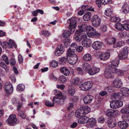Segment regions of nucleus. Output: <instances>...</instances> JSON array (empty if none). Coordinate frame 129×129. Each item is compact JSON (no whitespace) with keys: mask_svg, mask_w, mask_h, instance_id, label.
<instances>
[{"mask_svg":"<svg viewBox=\"0 0 129 129\" xmlns=\"http://www.w3.org/2000/svg\"><path fill=\"white\" fill-rule=\"evenodd\" d=\"M92 84L91 81L85 82L81 84L80 88L82 90L86 91L89 90L92 87Z\"/></svg>","mask_w":129,"mask_h":129,"instance_id":"nucleus-5","label":"nucleus"},{"mask_svg":"<svg viewBox=\"0 0 129 129\" xmlns=\"http://www.w3.org/2000/svg\"><path fill=\"white\" fill-rule=\"evenodd\" d=\"M107 124L109 127L112 128L115 126L117 124V123L114 119L109 117L108 119Z\"/></svg>","mask_w":129,"mask_h":129,"instance_id":"nucleus-14","label":"nucleus"},{"mask_svg":"<svg viewBox=\"0 0 129 129\" xmlns=\"http://www.w3.org/2000/svg\"><path fill=\"white\" fill-rule=\"evenodd\" d=\"M3 44L4 45H3L2 47L4 48L6 46H7L9 48H11L13 47V45H14V44H13L11 43H10L9 42L7 41H5L3 42Z\"/></svg>","mask_w":129,"mask_h":129,"instance_id":"nucleus-40","label":"nucleus"},{"mask_svg":"<svg viewBox=\"0 0 129 129\" xmlns=\"http://www.w3.org/2000/svg\"><path fill=\"white\" fill-rule=\"evenodd\" d=\"M68 91L69 94L72 96L74 95L75 92L74 88L71 86H69L68 87Z\"/></svg>","mask_w":129,"mask_h":129,"instance_id":"nucleus-37","label":"nucleus"},{"mask_svg":"<svg viewBox=\"0 0 129 129\" xmlns=\"http://www.w3.org/2000/svg\"><path fill=\"white\" fill-rule=\"evenodd\" d=\"M91 20L92 25L95 27L99 26L101 24L100 18L97 15H95L92 17Z\"/></svg>","mask_w":129,"mask_h":129,"instance_id":"nucleus-4","label":"nucleus"},{"mask_svg":"<svg viewBox=\"0 0 129 129\" xmlns=\"http://www.w3.org/2000/svg\"><path fill=\"white\" fill-rule=\"evenodd\" d=\"M110 17V19L112 22H118L119 21V20H118V18L116 17L112 16Z\"/></svg>","mask_w":129,"mask_h":129,"instance_id":"nucleus-53","label":"nucleus"},{"mask_svg":"<svg viewBox=\"0 0 129 129\" xmlns=\"http://www.w3.org/2000/svg\"><path fill=\"white\" fill-rule=\"evenodd\" d=\"M90 68V65L88 63L84 62L83 64V69L85 72L88 71Z\"/></svg>","mask_w":129,"mask_h":129,"instance_id":"nucleus-32","label":"nucleus"},{"mask_svg":"<svg viewBox=\"0 0 129 129\" xmlns=\"http://www.w3.org/2000/svg\"><path fill=\"white\" fill-rule=\"evenodd\" d=\"M66 98V96L64 95L54 97L52 100V102L53 103H54H54H56L60 104H63Z\"/></svg>","mask_w":129,"mask_h":129,"instance_id":"nucleus-8","label":"nucleus"},{"mask_svg":"<svg viewBox=\"0 0 129 129\" xmlns=\"http://www.w3.org/2000/svg\"><path fill=\"white\" fill-rule=\"evenodd\" d=\"M75 36H74L75 41L77 42H80L83 40L84 39L86 38L87 35L84 33H76V31L75 32Z\"/></svg>","mask_w":129,"mask_h":129,"instance_id":"nucleus-9","label":"nucleus"},{"mask_svg":"<svg viewBox=\"0 0 129 129\" xmlns=\"http://www.w3.org/2000/svg\"><path fill=\"white\" fill-rule=\"evenodd\" d=\"M118 126L121 128L126 129L128 126V124L125 121H119L118 123Z\"/></svg>","mask_w":129,"mask_h":129,"instance_id":"nucleus-24","label":"nucleus"},{"mask_svg":"<svg viewBox=\"0 0 129 129\" xmlns=\"http://www.w3.org/2000/svg\"><path fill=\"white\" fill-rule=\"evenodd\" d=\"M100 29L104 33L107 30V27L105 25L102 24L100 26Z\"/></svg>","mask_w":129,"mask_h":129,"instance_id":"nucleus-45","label":"nucleus"},{"mask_svg":"<svg viewBox=\"0 0 129 129\" xmlns=\"http://www.w3.org/2000/svg\"><path fill=\"white\" fill-rule=\"evenodd\" d=\"M67 58L64 57H62L59 58V62L61 64H63L66 61Z\"/></svg>","mask_w":129,"mask_h":129,"instance_id":"nucleus-54","label":"nucleus"},{"mask_svg":"<svg viewBox=\"0 0 129 129\" xmlns=\"http://www.w3.org/2000/svg\"><path fill=\"white\" fill-rule=\"evenodd\" d=\"M80 82H81L80 79L79 78H78L75 79L74 80L73 82V83L75 85H77L79 84L80 83Z\"/></svg>","mask_w":129,"mask_h":129,"instance_id":"nucleus-61","label":"nucleus"},{"mask_svg":"<svg viewBox=\"0 0 129 129\" xmlns=\"http://www.w3.org/2000/svg\"><path fill=\"white\" fill-rule=\"evenodd\" d=\"M60 70L61 72L66 76L69 75L70 73V71L66 68L62 67L60 68Z\"/></svg>","mask_w":129,"mask_h":129,"instance_id":"nucleus-27","label":"nucleus"},{"mask_svg":"<svg viewBox=\"0 0 129 129\" xmlns=\"http://www.w3.org/2000/svg\"><path fill=\"white\" fill-rule=\"evenodd\" d=\"M59 80L63 83L65 82L67 80L66 77L63 76H60L59 78Z\"/></svg>","mask_w":129,"mask_h":129,"instance_id":"nucleus-58","label":"nucleus"},{"mask_svg":"<svg viewBox=\"0 0 129 129\" xmlns=\"http://www.w3.org/2000/svg\"><path fill=\"white\" fill-rule=\"evenodd\" d=\"M2 59L4 60L6 64L7 65H9V59L7 56L5 55H3L2 57Z\"/></svg>","mask_w":129,"mask_h":129,"instance_id":"nucleus-42","label":"nucleus"},{"mask_svg":"<svg viewBox=\"0 0 129 129\" xmlns=\"http://www.w3.org/2000/svg\"><path fill=\"white\" fill-rule=\"evenodd\" d=\"M115 26L116 28L118 30L121 31H123L124 30L123 25L120 23H116L115 25Z\"/></svg>","mask_w":129,"mask_h":129,"instance_id":"nucleus-38","label":"nucleus"},{"mask_svg":"<svg viewBox=\"0 0 129 129\" xmlns=\"http://www.w3.org/2000/svg\"><path fill=\"white\" fill-rule=\"evenodd\" d=\"M41 33L43 35L46 37H48L50 34L49 31L46 30L42 31L41 32Z\"/></svg>","mask_w":129,"mask_h":129,"instance_id":"nucleus-51","label":"nucleus"},{"mask_svg":"<svg viewBox=\"0 0 129 129\" xmlns=\"http://www.w3.org/2000/svg\"><path fill=\"white\" fill-rule=\"evenodd\" d=\"M121 93L119 92L114 93L111 96V98L113 100H115L116 99H119L120 97Z\"/></svg>","mask_w":129,"mask_h":129,"instance_id":"nucleus-36","label":"nucleus"},{"mask_svg":"<svg viewBox=\"0 0 129 129\" xmlns=\"http://www.w3.org/2000/svg\"><path fill=\"white\" fill-rule=\"evenodd\" d=\"M64 47L61 45L58 46L54 52V53L57 56H59L62 54L64 50Z\"/></svg>","mask_w":129,"mask_h":129,"instance_id":"nucleus-10","label":"nucleus"},{"mask_svg":"<svg viewBox=\"0 0 129 129\" xmlns=\"http://www.w3.org/2000/svg\"><path fill=\"white\" fill-rule=\"evenodd\" d=\"M127 55V50L126 49L124 48L119 53L118 56L119 58L120 59H124L126 58Z\"/></svg>","mask_w":129,"mask_h":129,"instance_id":"nucleus-13","label":"nucleus"},{"mask_svg":"<svg viewBox=\"0 0 129 129\" xmlns=\"http://www.w3.org/2000/svg\"><path fill=\"white\" fill-rule=\"evenodd\" d=\"M81 107H80L76 110L75 113V116L77 118H81L83 116L84 114L83 113V111Z\"/></svg>","mask_w":129,"mask_h":129,"instance_id":"nucleus-22","label":"nucleus"},{"mask_svg":"<svg viewBox=\"0 0 129 129\" xmlns=\"http://www.w3.org/2000/svg\"><path fill=\"white\" fill-rule=\"evenodd\" d=\"M105 120V119L103 116H99L98 118V121L101 123H103L104 122Z\"/></svg>","mask_w":129,"mask_h":129,"instance_id":"nucleus-52","label":"nucleus"},{"mask_svg":"<svg viewBox=\"0 0 129 129\" xmlns=\"http://www.w3.org/2000/svg\"><path fill=\"white\" fill-rule=\"evenodd\" d=\"M93 99L92 95L88 94L85 96L83 98V100L84 103L88 104L90 103Z\"/></svg>","mask_w":129,"mask_h":129,"instance_id":"nucleus-16","label":"nucleus"},{"mask_svg":"<svg viewBox=\"0 0 129 129\" xmlns=\"http://www.w3.org/2000/svg\"><path fill=\"white\" fill-rule=\"evenodd\" d=\"M18 60L20 64L22 63L23 62V59L22 56L20 54L18 56Z\"/></svg>","mask_w":129,"mask_h":129,"instance_id":"nucleus-63","label":"nucleus"},{"mask_svg":"<svg viewBox=\"0 0 129 129\" xmlns=\"http://www.w3.org/2000/svg\"><path fill=\"white\" fill-rule=\"evenodd\" d=\"M87 32L88 36L89 37H98L101 35V34L97 32L95 28L90 25H88Z\"/></svg>","mask_w":129,"mask_h":129,"instance_id":"nucleus-2","label":"nucleus"},{"mask_svg":"<svg viewBox=\"0 0 129 129\" xmlns=\"http://www.w3.org/2000/svg\"><path fill=\"white\" fill-rule=\"evenodd\" d=\"M77 72L78 75H82L83 74V71L82 69L80 67H78L77 70Z\"/></svg>","mask_w":129,"mask_h":129,"instance_id":"nucleus-50","label":"nucleus"},{"mask_svg":"<svg viewBox=\"0 0 129 129\" xmlns=\"http://www.w3.org/2000/svg\"><path fill=\"white\" fill-rule=\"evenodd\" d=\"M125 44V43L124 41H118L116 44L117 46L120 47L124 45Z\"/></svg>","mask_w":129,"mask_h":129,"instance_id":"nucleus-56","label":"nucleus"},{"mask_svg":"<svg viewBox=\"0 0 129 129\" xmlns=\"http://www.w3.org/2000/svg\"><path fill=\"white\" fill-rule=\"evenodd\" d=\"M4 88L7 93L9 94H10L12 93L13 89V88L12 84L9 83H6Z\"/></svg>","mask_w":129,"mask_h":129,"instance_id":"nucleus-11","label":"nucleus"},{"mask_svg":"<svg viewBox=\"0 0 129 129\" xmlns=\"http://www.w3.org/2000/svg\"><path fill=\"white\" fill-rule=\"evenodd\" d=\"M74 32H72L71 29H70L69 28L68 30H66L64 31L63 34V37L64 38H67L70 36Z\"/></svg>","mask_w":129,"mask_h":129,"instance_id":"nucleus-29","label":"nucleus"},{"mask_svg":"<svg viewBox=\"0 0 129 129\" xmlns=\"http://www.w3.org/2000/svg\"><path fill=\"white\" fill-rule=\"evenodd\" d=\"M78 27H79V28L76 31L77 33H81L85 30L86 31H87V28L88 26L84 24H83L80 26H78Z\"/></svg>","mask_w":129,"mask_h":129,"instance_id":"nucleus-12","label":"nucleus"},{"mask_svg":"<svg viewBox=\"0 0 129 129\" xmlns=\"http://www.w3.org/2000/svg\"><path fill=\"white\" fill-rule=\"evenodd\" d=\"M121 9L122 12L125 14H126L129 12V7L127 4H124L123 5Z\"/></svg>","mask_w":129,"mask_h":129,"instance_id":"nucleus-25","label":"nucleus"},{"mask_svg":"<svg viewBox=\"0 0 129 129\" xmlns=\"http://www.w3.org/2000/svg\"><path fill=\"white\" fill-rule=\"evenodd\" d=\"M0 66L4 68L6 70L7 69V66L6 64L3 62H0Z\"/></svg>","mask_w":129,"mask_h":129,"instance_id":"nucleus-59","label":"nucleus"},{"mask_svg":"<svg viewBox=\"0 0 129 129\" xmlns=\"http://www.w3.org/2000/svg\"><path fill=\"white\" fill-rule=\"evenodd\" d=\"M114 74L113 67H110L109 69L105 71L104 76L107 78H112L113 77Z\"/></svg>","mask_w":129,"mask_h":129,"instance_id":"nucleus-6","label":"nucleus"},{"mask_svg":"<svg viewBox=\"0 0 129 129\" xmlns=\"http://www.w3.org/2000/svg\"><path fill=\"white\" fill-rule=\"evenodd\" d=\"M113 84L114 87L119 88L122 86V83L121 79L117 78L113 81Z\"/></svg>","mask_w":129,"mask_h":129,"instance_id":"nucleus-15","label":"nucleus"},{"mask_svg":"<svg viewBox=\"0 0 129 129\" xmlns=\"http://www.w3.org/2000/svg\"><path fill=\"white\" fill-rule=\"evenodd\" d=\"M8 124L10 126H13L17 123V119L16 116L14 115L9 116L6 120Z\"/></svg>","mask_w":129,"mask_h":129,"instance_id":"nucleus-7","label":"nucleus"},{"mask_svg":"<svg viewBox=\"0 0 129 129\" xmlns=\"http://www.w3.org/2000/svg\"><path fill=\"white\" fill-rule=\"evenodd\" d=\"M54 92L55 94L58 96L63 95H62V93L57 90H54Z\"/></svg>","mask_w":129,"mask_h":129,"instance_id":"nucleus-55","label":"nucleus"},{"mask_svg":"<svg viewBox=\"0 0 129 129\" xmlns=\"http://www.w3.org/2000/svg\"><path fill=\"white\" fill-rule=\"evenodd\" d=\"M105 14L106 16L110 17L113 16L112 10L110 8H107L106 9L105 11Z\"/></svg>","mask_w":129,"mask_h":129,"instance_id":"nucleus-30","label":"nucleus"},{"mask_svg":"<svg viewBox=\"0 0 129 129\" xmlns=\"http://www.w3.org/2000/svg\"><path fill=\"white\" fill-rule=\"evenodd\" d=\"M91 13L89 12L86 13L83 16V19L85 21H88L91 19Z\"/></svg>","mask_w":129,"mask_h":129,"instance_id":"nucleus-31","label":"nucleus"},{"mask_svg":"<svg viewBox=\"0 0 129 129\" xmlns=\"http://www.w3.org/2000/svg\"><path fill=\"white\" fill-rule=\"evenodd\" d=\"M45 105L46 106L49 107H52L54 106V103L53 102L51 103V102L47 101H46L45 102Z\"/></svg>","mask_w":129,"mask_h":129,"instance_id":"nucleus-48","label":"nucleus"},{"mask_svg":"<svg viewBox=\"0 0 129 129\" xmlns=\"http://www.w3.org/2000/svg\"><path fill=\"white\" fill-rule=\"evenodd\" d=\"M67 52V58L69 62L71 64H75L78 60L77 55L74 51H71L70 50H68Z\"/></svg>","mask_w":129,"mask_h":129,"instance_id":"nucleus-1","label":"nucleus"},{"mask_svg":"<svg viewBox=\"0 0 129 129\" xmlns=\"http://www.w3.org/2000/svg\"><path fill=\"white\" fill-rule=\"evenodd\" d=\"M24 85L19 84L17 86V91H22L24 89Z\"/></svg>","mask_w":129,"mask_h":129,"instance_id":"nucleus-46","label":"nucleus"},{"mask_svg":"<svg viewBox=\"0 0 129 129\" xmlns=\"http://www.w3.org/2000/svg\"><path fill=\"white\" fill-rule=\"evenodd\" d=\"M102 45V44L101 42L97 41L93 43L92 46L94 49L98 50L101 48Z\"/></svg>","mask_w":129,"mask_h":129,"instance_id":"nucleus-20","label":"nucleus"},{"mask_svg":"<svg viewBox=\"0 0 129 129\" xmlns=\"http://www.w3.org/2000/svg\"><path fill=\"white\" fill-rule=\"evenodd\" d=\"M77 47V45L76 43H72L70 47V48L68 50H70L71 51H74L76 50Z\"/></svg>","mask_w":129,"mask_h":129,"instance_id":"nucleus-41","label":"nucleus"},{"mask_svg":"<svg viewBox=\"0 0 129 129\" xmlns=\"http://www.w3.org/2000/svg\"><path fill=\"white\" fill-rule=\"evenodd\" d=\"M89 120V118L87 116H82L78 120L79 123L81 124L87 123Z\"/></svg>","mask_w":129,"mask_h":129,"instance_id":"nucleus-21","label":"nucleus"},{"mask_svg":"<svg viewBox=\"0 0 129 129\" xmlns=\"http://www.w3.org/2000/svg\"><path fill=\"white\" fill-rule=\"evenodd\" d=\"M12 103L13 104H16V105H19V100L18 99H13L12 100Z\"/></svg>","mask_w":129,"mask_h":129,"instance_id":"nucleus-64","label":"nucleus"},{"mask_svg":"<svg viewBox=\"0 0 129 129\" xmlns=\"http://www.w3.org/2000/svg\"><path fill=\"white\" fill-rule=\"evenodd\" d=\"M120 90L122 95L125 96H129V89L126 87H123L120 89Z\"/></svg>","mask_w":129,"mask_h":129,"instance_id":"nucleus-23","label":"nucleus"},{"mask_svg":"<svg viewBox=\"0 0 129 129\" xmlns=\"http://www.w3.org/2000/svg\"><path fill=\"white\" fill-rule=\"evenodd\" d=\"M82 109L84 115H85L89 112L91 110L90 107L88 106L81 107Z\"/></svg>","mask_w":129,"mask_h":129,"instance_id":"nucleus-35","label":"nucleus"},{"mask_svg":"<svg viewBox=\"0 0 129 129\" xmlns=\"http://www.w3.org/2000/svg\"><path fill=\"white\" fill-rule=\"evenodd\" d=\"M118 37L120 38H124L128 37L129 35L126 31L119 32L118 34Z\"/></svg>","mask_w":129,"mask_h":129,"instance_id":"nucleus-34","label":"nucleus"},{"mask_svg":"<svg viewBox=\"0 0 129 129\" xmlns=\"http://www.w3.org/2000/svg\"><path fill=\"white\" fill-rule=\"evenodd\" d=\"M116 104L117 108L123 106V103L120 101H115Z\"/></svg>","mask_w":129,"mask_h":129,"instance_id":"nucleus-49","label":"nucleus"},{"mask_svg":"<svg viewBox=\"0 0 129 129\" xmlns=\"http://www.w3.org/2000/svg\"><path fill=\"white\" fill-rule=\"evenodd\" d=\"M18 114L19 116L20 117L24 119L25 118V115L23 111H21L20 112H18Z\"/></svg>","mask_w":129,"mask_h":129,"instance_id":"nucleus-60","label":"nucleus"},{"mask_svg":"<svg viewBox=\"0 0 129 129\" xmlns=\"http://www.w3.org/2000/svg\"><path fill=\"white\" fill-rule=\"evenodd\" d=\"M109 53L108 52L103 53L100 54L99 56L100 58L103 60H106L108 59L110 57Z\"/></svg>","mask_w":129,"mask_h":129,"instance_id":"nucleus-17","label":"nucleus"},{"mask_svg":"<svg viewBox=\"0 0 129 129\" xmlns=\"http://www.w3.org/2000/svg\"><path fill=\"white\" fill-rule=\"evenodd\" d=\"M10 65L11 66L14 65L16 63L15 59L13 58H11L10 59Z\"/></svg>","mask_w":129,"mask_h":129,"instance_id":"nucleus-57","label":"nucleus"},{"mask_svg":"<svg viewBox=\"0 0 129 129\" xmlns=\"http://www.w3.org/2000/svg\"><path fill=\"white\" fill-rule=\"evenodd\" d=\"M100 70L99 68L96 67H92L89 69L88 73L89 75H92L99 72Z\"/></svg>","mask_w":129,"mask_h":129,"instance_id":"nucleus-18","label":"nucleus"},{"mask_svg":"<svg viewBox=\"0 0 129 129\" xmlns=\"http://www.w3.org/2000/svg\"><path fill=\"white\" fill-rule=\"evenodd\" d=\"M91 41L90 39L85 38L82 41V44L84 47L87 48L91 45Z\"/></svg>","mask_w":129,"mask_h":129,"instance_id":"nucleus-19","label":"nucleus"},{"mask_svg":"<svg viewBox=\"0 0 129 129\" xmlns=\"http://www.w3.org/2000/svg\"><path fill=\"white\" fill-rule=\"evenodd\" d=\"M116 42V39L113 38H110L107 40V43L109 44H114Z\"/></svg>","mask_w":129,"mask_h":129,"instance_id":"nucleus-43","label":"nucleus"},{"mask_svg":"<svg viewBox=\"0 0 129 129\" xmlns=\"http://www.w3.org/2000/svg\"><path fill=\"white\" fill-rule=\"evenodd\" d=\"M114 68V73H115L118 75L123 76L125 72V71L123 70H120L116 68Z\"/></svg>","mask_w":129,"mask_h":129,"instance_id":"nucleus-28","label":"nucleus"},{"mask_svg":"<svg viewBox=\"0 0 129 129\" xmlns=\"http://www.w3.org/2000/svg\"><path fill=\"white\" fill-rule=\"evenodd\" d=\"M111 65L110 67L116 68L118 67L119 63V60L118 59L116 58L112 60L111 61Z\"/></svg>","mask_w":129,"mask_h":129,"instance_id":"nucleus-26","label":"nucleus"},{"mask_svg":"<svg viewBox=\"0 0 129 129\" xmlns=\"http://www.w3.org/2000/svg\"><path fill=\"white\" fill-rule=\"evenodd\" d=\"M117 105L115 102V101L113 100L110 103V107L112 109H117Z\"/></svg>","mask_w":129,"mask_h":129,"instance_id":"nucleus-44","label":"nucleus"},{"mask_svg":"<svg viewBox=\"0 0 129 129\" xmlns=\"http://www.w3.org/2000/svg\"><path fill=\"white\" fill-rule=\"evenodd\" d=\"M79 98L77 96H73L70 98V101L73 102H76L78 99Z\"/></svg>","mask_w":129,"mask_h":129,"instance_id":"nucleus-62","label":"nucleus"},{"mask_svg":"<svg viewBox=\"0 0 129 129\" xmlns=\"http://www.w3.org/2000/svg\"><path fill=\"white\" fill-rule=\"evenodd\" d=\"M67 22L70 24L69 25L70 29H71L72 32H74L75 28L77 26V22L76 21V19L74 17H73L67 20Z\"/></svg>","mask_w":129,"mask_h":129,"instance_id":"nucleus-3","label":"nucleus"},{"mask_svg":"<svg viewBox=\"0 0 129 129\" xmlns=\"http://www.w3.org/2000/svg\"><path fill=\"white\" fill-rule=\"evenodd\" d=\"M96 123L87 122L86 125V127L88 128H92L95 125Z\"/></svg>","mask_w":129,"mask_h":129,"instance_id":"nucleus-47","label":"nucleus"},{"mask_svg":"<svg viewBox=\"0 0 129 129\" xmlns=\"http://www.w3.org/2000/svg\"><path fill=\"white\" fill-rule=\"evenodd\" d=\"M116 112V110H112V109H108L107 110L106 112V115L108 116H113L114 113Z\"/></svg>","mask_w":129,"mask_h":129,"instance_id":"nucleus-33","label":"nucleus"},{"mask_svg":"<svg viewBox=\"0 0 129 129\" xmlns=\"http://www.w3.org/2000/svg\"><path fill=\"white\" fill-rule=\"evenodd\" d=\"M83 59L86 61H89L91 60L92 57L91 55L89 54H85L83 57Z\"/></svg>","mask_w":129,"mask_h":129,"instance_id":"nucleus-39","label":"nucleus"}]
</instances>
